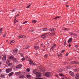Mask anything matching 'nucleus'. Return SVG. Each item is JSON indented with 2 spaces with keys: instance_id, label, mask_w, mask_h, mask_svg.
<instances>
[{
  "instance_id": "obj_45",
  "label": "nucleus",
  "mask_w": 79,
  "mask_h": 79,
  "mask_svg": "<svg viewBox=\"0 0 79 79\" xmlns=\"http://www.w3.org/2000/svg\"><path fill=\"white\" fill-rule=\"evenodd\" d=\"M6 37V34H5L3 35L4 37Z\"/></svg>"
},
{
  "instance_id": "obj_1",
  "label": "nucleus",
  "mask_w": 79,
  "mask_h": 79,
  "mask_svg": "<svg viewBox=\"0 0 79 79\" xmlns=\"http://www.w3.org/2000/svg\"><path fill=\"white\" fill-rule=\"evenodd\" d=\"M52 73L50 72H47L45 74V76L47 77H50L51 76V74H52Z\"/></svg>"
},
{
  "instance_id": "obj_8",
  "label": "nucleus",
  "mask_w": 79,
  "mask_h": 79,
  "mask_svg": "<svg viewBox=\"0 0 79 79\" xmlns=\"http://www.w3.org/2000/svg\"><path fill=\"white\" fill-rule=\"evenodd\" d=\"M6 55H4L2 58V60L3 61L6 60Z\"/></svg>"
},
{
  "instance_id": "obj_40",
  "label": "nucleus",
  "mask_w": 79,
  "mask_h": 79,
  "mask_svg": "<svg viewBox=\"0 0 79 79\" xmlns=\"http://www.w3.org/2000/svg\"><path fill=\"white\" fill-rule=\"evenodd\" d=\"M69 53H67L65 55V56H68V55H69Z\"/></svg>"
},
{
  "instance_id": "obj_12",
  "label": "nucleus",
  "mask_w": 79,
  "mask_h": 79,
  "mask_svg": "<svg viewBox=\"0 0 79 79\" xmlns=\"http://www.w3.org/2000/svg\"><path fill=\"white\" fill-rule=\"evenodd\" d=\"M33 73L34 74H37L39 72H37L36 70H34L33 71Z\"/></svg>"
},
{
  "instance_id": "obj_17",
  "label": "nucleus",
  "mask_w": 79,
  "mask_h": 79,
  "mask_svg": "<svg viewBox=\"0 0 79 79\" xmlns=\"http://www.w3.org/2000/svg\"><path fill=\"white\" fill-rule=\"evenodd\" d=\"M19 78L22 79L23 78V77H24V76L22 75H20L19 76Z\"/></svg>"
},
{
  "instance_id": "obj_14",
  "label": "nucleus",
  "mask_w": 79,
  "mask_h": 79,
  "mask_svg": "<svg viewBox=\"0 0 79 79\" xmlns=\"http://www.w3.org/2000/svg\"><path fill=\"white\" fill-rule=\"evenodd\" d=\"M55 30V29L52 28V29H51L50 30H49V31H50V32H54Z\"/></svg>"
},
{
  "instance_id": "obj_62",
  "label": "nucleus",
  "mask_w": 79,
  "mask_h": 79,
  "mask_svg": "<svg viewBox=\"0 0 79 79\" xmlns=\"http://www.w3.org/2000/svg\"><path fill=\"white\" fill-rule=\"evenodd\" d=\"M44 5H45V4H44Z\"/></svg>"
},
{
  "instance_id": "obj_47",
  "label": "nucleus",
  "mask_w": 79,
  "mask_h": 79,
  "mask_svg": "<svg viewBox=\"0 0 79 79\" xmlns=\"http://www.w3.org/2000/svg\"><path fill=\"white\" fill-rule=\"evenodd\" d=\"M55 76L57 77H58V76L57 75H55Z\"/></svg>"
},
{
  "instance_id": "obj_29",
  "label": "nucleus",
  "mask_w": 79,
  "mask_h": 79,
  "mask_svg": "<svg viewBox=\"0 0 79 79\" xmlns=\"http://www.w3.org/2000/svg\"><path fill=\"white\" fill-rule=\"evenodd\" d=\"M27 22H28L27 21H25L23 23V24H26V23H27Z\"/></svg>"
},
{
  "instance_id": "obj_53",
  "label": "nucleus",
  "mask_w": 79,
  "mask_h": 79,
  "mask_svg": "<svg viewBox=\"0 0 79 79\" xmlns=\"http://www.w3.org/2000/svg\"><path fill=\"white\" fill-rule=\"evenodd\" d=\"M75 71H77V69H75Z\"/></svg>"
},
{
  "instance_id": "obj_15",
  "label": "nucleus",
  "mask_w": 79,
  "mask_h": 79,
  "mask_svg": "<svg viewBox=\"0 0 79 79\" xmlns=\"http://www.w3.org/2000/svg\"><path fill=\"white\" fill-rule=\"evenodd\" d=\"M15 74L17 76H18L20 74H21V72H17L15 73Z\"/></svg>"
},
{
  "instance_id": "obj_48",
  "label": "nucleus",
  "mask_w": 79,
  "mask_h": 79,
  "mask_svg": "<svg viewBox=\"0 0 79 79\" xmlns=\"http://www.w3.org/2000/svg\"><path fill=\"white\" fill-rule=\"evenodd\" d=\"M64 51H65L64 50H62V53H63V52H64Z\"/></svg>"
},
{
  "instance_id": "obj_36",
  "label": "nucleus",
  "mask_w": 79,
  "mask_h": 79,
  "mask_svg": "<svg viewBox=\"0 0 79 79\" xmlns=\"http://www.w3.org/2000/svg\"><path fill=\"white\" fill-rule=\"evenodd\" d=\"M19 14H18L17 15H16L15 16V18H17V17H18V16H19Z\"/></svg>"
},
{
  "instance_id": "obj_59",
  "label": "nucleus",
  "mask_w": 79,
  "mask_h": 79,
  "mask_svg": "<svg viewBox=\"0 0 79 79\" xmlns=\"http://www.w3.org/2000/svg\"><path fill=\"white\" fill-rule=\"evenodd\" d=\"M0 73H1V71L0 70Z\"/></svg>"
},
{
  "instance_id": "obj_58",
  "label": "nucleus",
  "mask_w": 79,
  "mask_h": 79,
  "mask_svg": "<svg viewBox=\"0 0 79 79\" xmlns=\"http://www.w3.org/2000/svg\"><path fill=\"white\" fill-rule=\"evenodd\" d=\"M60 72H62V71H60Z\"/></svg>"
},
{
  "instance_id": "obj_31",
  "label": "nucleus",
  "mask_w": 79,
  "mask_h": 79,
  "mask_svg": "<svg viewBox=\"0 0 79 79\" xmlns=\"http://www.w3.org/2000/svg\"><path fill=\"white\" fill-rule=\"evenodd\" d=\"M17 22H18V21H17V20H16V18H15V22H14L15 24V23H17Z\"/></svg>"
},
{
  "instance_id": "obj_50",
  "label": "nucleus",
  "mask_w": 79,
  "mask_h": 79,
  "mask_svg": "<svg viewBox=\"0 0 79 79\" xmlns=\"http://www.w3.org/2000/svg\"><path fill=\"white\" fill-rule=\"evenodd\" d=\"M2 64V62L0 61V65H1Z\"/></svg>"
},
{
  "instance_id": "obj_28",
  "label": "nucleus",
  "mask_w": 79,
  "mask_h": 79,
  "mask_svg": "<svg viewBox=\"0 0 79 79\" xmlns=\"http://www.w3.org/2000/svg\"><path fill=\"white\" fill-rule=\"evenodd\" d=\"M60 17H61L60 16H57L54 18V19H58V18H60Z\"/></svg>"
},
{
  "instance_id": "obj_44",
  "label": "nucleus",
  "mask_w": 79,
  "mask_h": 79,
  "mask_svg": "<svg viewBox=\"0 0 79 79\" xmlns=\"http://www.w3.org/2000/svg\"><path fill=\"white\" fill-rule=\"evenodd\" d=\"M62 55L61 54H60L58 56V57H60V56H61Z\"/></svg>"
},
{
  "instance_id": "obj_39",
  "label": "nucleus",
  "mask_w": 79,
  "mask_h": 79,
  "mask_svg": "<svg viewBox=\"0 0 79 79\" xmlns=\"http://www.w3.org/2000/svg\"><path fill=\"white\" fill-rule=\"evenodd\" d=\"M44 58H47V57L48 56L47 55H44Z\"/></svg>"
},
{
  "instance_id": "obj_52",
  "label": "nucleus",
  "mask_w": 79,
  "mask_h": 79,
  "mask_svg": "<svg viewBox=\"0 0 79 79\" xmlns=\"http://www.w3.org/2000/svg\"><path fill=\"white\" fill-rule=\"evenodd\" d=\"M66 7H69V6H68V5H66Z\"/></svg>"
},
{
  "instance_id": "obj_6",
  "label": "nucleus",
  "mask_w": 79,
  "mask_h": 79,
  "mask_svg": "<svg viewBox=\"0 0 79 79\" xmlns=\"http://www.w3.org/2000/svg\"><path fill=\"white\" fill-rule=\"evenodd\" d=\"M69 74L71 76H72V77H74V73L72 72H70Z\"/></svg>"
},
{
  "instance_id": "obj_22",
  "label": "nucleus",
  "mask_w": 79,
  "mask_h": 79,
  "mask_svg": "<svg viewBox=\"0 0 79 79\" xmlns=\"http://www.w3.org/2000/svg\"><path fill=\"white\" fill-rule=\"evenodd\" d=\"M79 78V74H77L76 75V79H78Z\"/></svg>"
},
{
  "instance_id": "obj_24",
  "label": "nucleus",
  "mask_w": 79,
  "mask_h": 79,
  "mask_svg": "<svg viewBox=\"0 0 79 79\" xmlns=\"http://www.w3.org/2000/svg\"><path fill=\"white\" fill-rule=\"evenodd\" d=\"M32 23H36V22H37V20H32Z\"/></svg>"
},
{
  "instance_id": "obj_54",
  "label": "nucleus",
  "mask_w": 79,
  "mask_h": 79,
  "mask_svg": "<svg viewBox=\"0 0 79 79\" xmlns=\"http://www.w3.org/2000/svg\"><path fill=\"white\" fill-rule=\"evenodd\" d=\"M31 6V5L30 4V5H29V6Z\"/></svg>"
},
{
  "instance_id": "obj_49",
  "label": "nucleus",
  "mask_w": 79,
  "mask_h": 79,
  "mask_svg": "<svg viewBox=\"0 0 79 79\" xmlns=\"http://www.w3.org/2000/svg\"><path fill=\"white\" fill-rule=\"evenodd\" d=\"M25 48L26 49H27V48H28V47H26V48Z\"/></svg>"
},
{
  "instance_id": "obj_42",
  "label": "nucleus",
  "mask_w": 79,
  "mask_h": 79,
  "mask_svg": "<svg viewBox=\"0 0 79 79\" xmlns=\"http://www.w3.org/2000/svg\"><path fill=\"white\" fill-rule=\"evenodd\" d=\"M29 7H30V6H27V8H29Z\"/></svg>"
},
{
  "instance_id": "obj_27",
  "label": "nucleus",
  "mask_w": 79,
  "mask_h": 79,
  "mask_svg": "<svg viewBox=\"0 0 79 79\" xmlns=\"http://www.w3.org/2000/svg\"><path fill=\"white\" fill-rule=\"evenodd\" d=\"M14 58V57L13 56H10L9 57V59H13Z\"/></svg>"
},
{
  "instance_id": "obj_43",
  "label": "nucleus",
  "mask_w": 79,
  "mask_h": 79,
  "mask_svg": "<svg viewBox=\"0 0 79 79\" xmlns=\"http://www.w3.org/2000/svg\"><path fill=\"white\" fill-rule=\"evenodd\" d=\"M35 79H43V78H36Z\"/></svg>"
},
{
  "instance_id": "obj_10",
  "label": "nucleus",
  "mask_w": 79,
  "mask_h": 79,
  "mask_svg": "<svg viewBox=\"0 0 79 79\" xmlns=\"http://www.w3.org/2000/svg\"><path fill=\"white\" fill-rule=\"evenodd\" d=\"M41 73H39V72H38V73L36 74L37 77H41Z\"/></svg>"
},
{
  "instance_id": "obj_23",
  "label": "nucleus",
  "mask_w": 79,
  "mask_h": 79,
  "mask_svg": "<svg viewBox=\"0 0 79 79\" xmlns=\"http://www.w3.org/2000/svg\"><path fill=\"white\" fill-rule=\"evenodd\" d=\"M64 31H69V29H67V28H64L63 29Z\"/></svg>"
},
{
  "instance_id": "obj_37",
  "label": "nucleus",
  "mask_w": 79,
  "mask_h": 79,
  "mask_svg": "<svg viewBox=\"0 0 79 79\" xmlns=\"http://www.w3.org/2000/svg\"><path fill=\"white\" fill-rule=\"evenodd\" d=\"M2 30H3V28H1L0 29V32H2Z\"/></svg>"
},
{
  "instance_id": "obj_55",
  "label": "nucleus",
  "mask_w": 79,
  "mask_h": 79,
  "mask_svg": "<svg viewBox=\"0 0 79 79\" xmlns=\"http://www.w3.org/2000/svg\"><path fill=\"white\" fill-rule=\"evenodd\" d=\"M28 48H30V46H28Z\"/></svg>"
},
{
  "instance_id": "obj_9",
  "label": "nucleus",
  "mask_w": 79,
  "mask_h": 79,
  "mask_svg": "<svg viewBox=\"0 0 79 79\" xmlns=\"http://www.w3.org/2000/svg\"><path fill=\"white\" fill-rule=\"evenodd\" d=\"M13 74H14V72H12L10 73H9L8 74V76L9 77L12 76H13Z\"/></svg>"
},
{
  "instance_id": "obj_61",
  "label": "nucleus",
  "mask_w": 79,
  "mask_h": 79,
  "mask_svg": "<svg viewBox=\"0 0 79 79\" xmlns=\"http://www.w3.org/2000/svg\"><path fill=\"white\" fill-rule=\"evenodd\" d=\"M1 58V56H0V59Z\"/></svg>"
},
{
  "instance_id": "obj_13",
  "label": "nucleus",
  "mask_w": 79,
  "mask_h": 79,
  "mask_svg": "<svg viewBox=\"0 0 79 79\" xmlns=\"http://www.w3.org/2000/svg\"><path fill=\"white\" fill-rule=\"evenodd\" d=\"M13 53H17L18 52V49H15V50H14L13 51Z\"/></svg>"
},
{
  "instance_id": "obj_20",
  "label": "nucleus",
  "mask_w": 79,
  "mask_h": 79,
  "mask_svg": "<svg viewBox=\"0 0 79 79\" xmlns=\"http://www.w3.org/2000/svg\"><path fill=\"white\" fill-rule=\"evenodd\" d=\"M34 48L35 50H37L39 48V46H35L34 47Z\"/></svg>"
},
{
  "instance_id": "obj_33",
  "label": "nucleus",
  "mask_w": 79,
  "mask_h": 79,
  "mask_svg": "<svg viewBox=\"0 0 79 79\" xmlns=\"http://www.w3.org/2000/svg\"><path fill=\"white\" fill-rule=\"evenodd\" d=\"M13 63H10L8 64V66H11V65H12Z\"/></svg>"
},
{
  "instance_id": "obj_35",
  "label": "nucleus",
  "mask_w": 79,
  "mask_h": 79,
  "mask_svg": "<svg viewBox=\"0 0 79 79\" xmlns=\"http://www.w3.org/2000/svg\"><path fill=\"white\" fill-rule=\"evenodd\" d=\"M27 71H28V72H29V71H30V70L29 69H27Z\"/></svg>"
},
{
  "instance_id": "obj_21",
  "label": "nucleus",
  "mask_w": 79,
  "mask_h": 79,
  "mask_svg": "<svg viewBox=\"0 0 79 79\" xmlns=\"http://www.w3.org/2000/svg\"><path fill=\"white\" fill-rule=\"evenodd\" d=\"M43 31H48L47 29V28L46 27L43 28Z\"/></svg>"
},
{
  "instance_id": "obj_63",
  "label": "nucleus",
  "mask_w": 79,
  "mask_h": 79,
  "mask_svg": "<svg viewBox=\"0 0 79 79\" xmlns=\"http://www.w3.org/2000/svg\"><path fill=\"white\" fill-rule=\"evenodd\" d=\"M78 32H79V30H78Z\"/></svg>"
},
{
  "instance_id": "obj_16",
  "label": "nucleus",
  "mask_w": 79,
  "mask_h": 79,
  "mask_svg": "<svg viewBox=\"0 0 79 79\" xmlns=\"http://www.w3.org/2000/svg\"><path fill=\"white\" fill-rule=\"evenodd\" d=\"M71 64H77L78 62H77L76 61H71Z\"/></svg>"
},
{
  "instance_id": "obj_30",
  "label": "nucleus",
  "mask_w": 79,
  "mask_h": 79,
  "mask_svg": "<svg viewBox=\"0 0 79 79\" xmlns=\"http://www.w3.org/2000/svg\"><path fill=\"white\" fill-rule=\"evenodd\" d=\"M26 60V58H23L21 59L22 61H24Z\"/></svg>"
},
{
  "instance_id": "obj_11",
  "label": "nucleus",
  "mask_w": 79,
  "mask_h": 79,
  "mask_svg": "<svg viewBox=\"0 0 79 79\" xmlns=\"http://www.w3.org/2000/svg\"><path fill=\"white\" fill-rule=\"evenodd\" d=\"M73 41V40L72 39V38H70L68 41V43H70Z\"/></svg>"
},
{
  "instance_id": "obj_32",
  "label": "nucleus",
  "mask_w": 79,
  "mask_h": 79,
  "mask_svg": "<svg viewBox=\"0 0 79 79\" xmlns=\"http://www.w3.org/2000/svg\"><path fill=\"white\" fill-rule=\"evenodd\" d=\"M9 62H10V61H9V60H8L6 61V64H8V63H9Z\"/></svg>"
},
{
  "instance_id": "obj_57",
  "label": "nucleus",
  "mask_w": 79,
  "mask_h": 79,
  "mask_svg": "<svg viewBox=\"0 0 79 79\" xmlns=\"http://www.w3.org/2000/svg\"><path fill=\"white\" fill-rule=\"evenodd\" d=\"M62 79H64V78H62Z\"/></svg>"
},
{
  "instance_id": "obj_41",
  "label": "nucleus",
  "mask_w": 79,
  "mask_h": 79,
  "mask_svg": "<svg viewBox=\"0 0 79 79\" xmlns=\"http://www.w3.org/2000/svg\"><path fill=\"white\" fill-rule=\"evenodd\" d=\"M66 41H65V42H64V45H66Z\"/></svg>"
},
{
  "instance_id": "obj_19",
  "label": "nucleus",
  "mask_w": 79,
  "mask_h": 79,
  "mask_svg": "<svg viewBox=\"0 0 79 79\" xmlns=\"http://www.w3.org/2000/svg\"><path fill=\"white\" fill-rule=\"evenodd\" d=\"M56 44H53L52 47V49H53V48H55V47H56Z\"/></svg>"
},
{
  "instance_id": "obj_34",
  "label": "nucleus",
  "mask_w": 79,
  "mask_h": 79,
  "mask_svg": "<svg viewBox=\"0 0 79 79\" xmlns=\"http://www.w3.org/2000/svg\"><path fill=\"white\" fill-rule=\"evenodd\" d=\"M59 75L60 76H63V77L64 76V75L63 74H59Z\"/></svg>"
},
{
  "instance_id": "obj_18",
  "label": "nucleus",
  "mask_w": 79,
  "mask_h": 79,
  "mask_svg": "<svg viewBox=\"0 0 79 79\" xmlns=\"http://www.w3.org/2000/svg\"><path fill=\"white\" fill-rule=\"evenodd\" d=\"M15 41L14 40H12L11 41V42L10 43V45H12L13 43H15Z\"/></svg>"
},
{
  "instance_id": "obj_5",
  "label": "nucleus",
  "mask_w": 79,
  "mask_h": 79,
  "mask_svg": "<svg viewBox=\"0 0 79 79\" xmlns=\"http://www.w3.org/2000/svg\"><path fill=\"white\" fill-rule=\"evenodd\" d=\"M19 39H24L26 38V36L24 35H20V36H18Z\"/></svg>"
},
{
  "instance_id": "obj_51",
  "label": "nucleus",
  "mask_w": 79,
  "mask_h": 79,
  "mask_svg": "<svg viewBox=\"0 0 79 79\" xmlns=\"http://www.w3.org/2000/svg\"><path fill=\"white\" fill-rule=\"evenodd\" d=\"M71 44H69V47H71Z\"/></svg>"
},
{
  "instance_id": "obj_60",
  "label": "nucleus",
  "mask_w": 79,
  "mask_h": 79,
  "mask_svg": "<svg viewBox=\"0 0 79 79\" xmlns=\"http://www.w3.org/2000/svg\"><path fill=\"white\" fill-rule=\"evenodd\" d=\"M8 41V40H7L6 41V42H7Z\"/></svg>"
},
{
  "instance_id": "obj_38",
  "label": "nucleus",
  "mask_w": 79,
  "mask_h": 79,
  "mask_svg": "<svg viewBox=\"0 0 79 79\" xmlns=\"http://www.w3.org/2000/svg\"><path fill=\"white\" fill-rule=\"evenodd\" d=\"M16 11V9H14L12 10V12H13V11Z\"/></svg>"
},
{
  "instance_id": "obj_2",
  "label": "nucleus",
  "mask_w": 79,
  "mask_h": 79,
  "mask_svg": "<svg viewBox=\"0 0 79 79\" xmlns=\"http://www.w3.org/2000/svg\"><path fill=\"white\" fill-rule=\"evenodd\" d=\"M11 71H12V69H8L6 70V73H9Z\"/></svg>"
},
{
  "instance_id": "obj_7",
  "label": "nucleus",
  "mask_w": 79,
  "mask_h": 79,
  "mask_svg": "<svg viewBox=\"0 0 79 79\" xmlns=\"http://www.w3.org/2000/svg\"><path fill=\"white\" fill-rule=\"evenodd\" d=\"M29 64H32V65L35 64V63H34V62H33L32 60H30L29 62Z\"/></svg>"
},
{
  "instance_id": "obj_56",
  "label": "nucleus",
  "mask_w": 79,
  "mask_h": 79,
  "mask_svg": "<svg viewBox=\"0 0 79 79\" xmlns=\"http://www.w3.org/2000/svg\"><path fill=\"white\" fill-rule=\"evenodd\" d=\"M0 34H2V32H0Z\"/></svg>"
},
{
  "instance_id": "obj_25",
  "label": "nucleus",
  "mask_w": 79,
  "mask_h": 79,
  "mask_svg": "<svg viewBox=\"0 0 79 79\" xmlns=\"http://www.w3.org/2000/svg\"><path fill=\"white\" fill-rule=\"evenodd\" d=\"M55 33H52L50 34V35L51 36H53V35H55Z\"/></svg>"
},
{
  "instance_id": "obj_26",
  "label": "nucleus",
  "mask_w": 79,
  "mask_h": 79,
  "mask_svg": "<svg viewBox=\"0 0 79 79\" xmlns=\"http://www.w3.org/2000/svg\"><path fill=\"white\" fill-rule=\"evenodd\" d=\"M27 78H28V79H30L31 78V75H27Z\"/></svg>"
},
{
  "instance_id": "obj_4",
  "label": "nucleus",
  "mask_w": 79,
  "mask_h": 79,
  "mask_svg": "<svg viewBox=\"0 0 79 79\" xmlns=\"http://www.w3.org/2000/svg\"><path fill=\"white\" fill-rule=\"evenodd\" d=\"M22 67H23V65H22L19 64L16 67V68L17 69H20V68H21Z\"/></svg>"
},
{
  "instance_id": "obj_46",
  "label": "nucleus",
  "mask_w": 79,
  "mask_h": 79,
  "mask_svg": "<svg viewBox=\"0 0 79 79\" xmlns=\"http://www.w3.org/2000/svg\"><path fill=\"white\" fill-rule=\"evenodd\" d=\"M75 47H76L77 48V47H79V46H78V45H76L75 46Z\"/></svg>"
},
{
  "instance_id": "obj_3",
  "label": "nucleus",
  "mask_w": 79,
  "mask_h": 79,
  "mask_svg": "<svg viewBox=\"0 0 79 79\" xmlns=\"http://www.w3.org/2000/svg\"><path fill=\"white\" fill-rule=\"evenodd\" d=\"M47 33H45L44 34H43L41 35V37L43 39H45L47 37Z\"/></svg>"
}]
</instances>
